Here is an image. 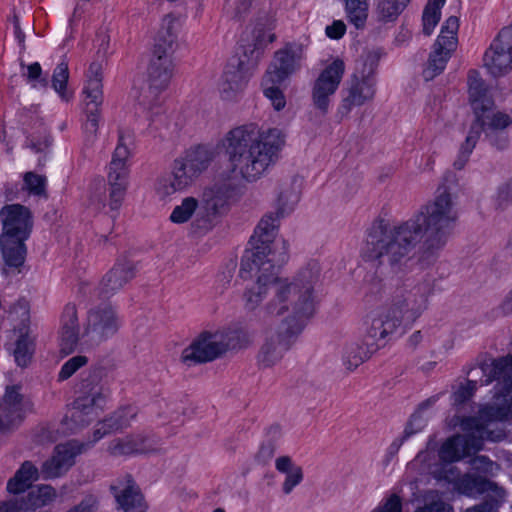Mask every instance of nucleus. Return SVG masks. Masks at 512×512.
<instances>
[{
	"mask_svg": "<svg viewBox=\"0 0 512 512\" xmlns=\"http://www.w3.org/2000/svg\"><path fill=\"white\" fill-rule=\"evenodd\" d=\"M30 320V306L25 299H19L5 311L0 321V328L8 335L28 331Z\"/></svg>",
	"mask_w": 512,
	"mask_h": 512,
	"instance_id": "26",
	"label": "nucleus"
},
{
	"mask_svg": "<svg viewBox=\"0 0 512 512\" xmlns=\"http://www.w3.org/2000/svg\"><path fill=\"white\" fill-rule=\"evenodd\" d=\"M345 72L343 60L334 59L315 80L312 89L314 106L322 113L329 109L331 98L335 94Z\"/></svg>",
	"mask_w": 512,
	"mask_h": 512,
	"instance_id": "17",
	"label": "nucleus"
},
{
	"mask_svg": "<svg viewBox=\"0 0 512 512\" xmlns=\"http://www.w3.org/2000/svg\"><path fill=\"white\" fill-rule=\"evenodd\" d=\"M212 157L211 151L204 147H197L174 160L171 174L182 191L190 187L208 168Z\"/></svg>",
	"mask_w": 512,
	"mask_h": 512,
	"instance_id": "15",
	"label": "nucleus"
},
{
	"mask_svg": "<svg viewBox=\"0 0 512 512\" xmlns=\"http://www.w3.org/2000/svg\"><path fill=\"white\" fill-rule=\"evenodd\" d=\"M233 333L230 329L201 333L189 347L183 350L182 360L184 362L203 363L216 359L229 348L234 347L232 343Z\"/></svg>",
	"mask_w": 512,
	"mask_h": 512,
	"instance_id": "11",
	"label": "nucleus"
},
{
	"mask_svg": "<svg viewBox=\"0 0 512 512\" xmlns=\"http://www.w3.org/2000/svg\"><path fill=\"white\" fill-rule=\"evenodd\" d=\"M439 399V396H432L429 399L425 400L423 403L419 405L417 411L411 416V419L403 432V436L393 442L392 446L400 447L404 444V440L416 433L417 431L422 430L428 421V417L425 415V411L432 407Z\"/></svg>",
	"mask_w": 512,
	"mask_h": 512,
	"instance_id": "31",
	"label": "nucleus"
},
{
	"mask_svg": "<svg viewBox=\"0 0 512 512\" xmlns=\"http://www.w3.org/2000/svg\"><path fill=\"white\" fill-rule=\"evenodd\" d=\"M127 176L115 179L111 173H108V182L110 185L109 206L111 210H118L125 196Z\"/></svg>",
	"mask_w": 512,
	"mask_h": 512,
	"instance_id": "44",
	"label": "nucleus"
},
{
	"mask_svg": "<svg viewBox=\"0 0 512 512\" xmlns=\"http://www.w3.org/2000/svg\"><path fill=\"white\" fill-rule=\"evenodd\" d=\"M476 121L482 125V131H498L507 128L512 123V118L509 114L502 111L488 108L485 111L475 113Z\"/></svg>",
	"mask_w": 512,
	"mask_h": 512,
	"instance_id": "34",
	"label": "nucleus"
},
{
	"mask_svg": "<svg viewBox=\"0 0 512 512\" xmlns=\"http://www.w3.org/2000/svg\"><path fill=\"white\" fill-rule=\"evenodd\" d=\"M283 429L280 424L273 423L264 429L263 444L266 446H274L280 443L283 437Z\"/></svg>",
	"mask_w": 512,
	"mask_h": 512,
	"instance_id": "57",
	"label": "nucleus"
},
{
	"mask_svg": "<svg viewBox=\"0 0 512 512\" xmlns=\"http://www.w3.org/2000/svg\"><path fill=\"white\" fill-rule=\"evenodd\" d=\"M285 134L278 128L260 131L256 125H242L230 130L223 147L228 157L226 167L215 182L202 193L198 218L209 229L216 216L225 213L242 194L239 180H258L279 157Z\"/></svg>",
	"mask_w": 512,
	"mask_h": 512,
	"instance_id": "2",
	"label": "nucleus"
},
{
	"mask_svg": "<svg viewBox=\"0 0 512 512\" xmlns=\"http://www.w3.org/2000/svg\"><path fill=\"white\" fill-rule=\"evenodd\" d=\"M26 72H23V77L26 78L27 82L35 89H46L48 86V80L42 76V68L38 62H34L26 66Z\"/></svg>",
	"mask_w": 512,
	"mask_h": 512,
	"instance_id": "51",
	"label": "nucleus"
},
{
	"mask_svg": "<svg viewBox=\"0 0 512 512\" xmlns=\"http://www.w3.org/2000/svg\"><path fill=\"white\" fill-rule=\"evenodd\" d=\"M77 455L74 450H57L42 464L43 479H54L65 474L74 465Z\"/></svg>",
	"mask_w": 512,
	"mask_h": 512,
	"instance_id": "28",
	"label": "nucleus"
},
{
	"mask_svg": "<svg viewBox=\"0 0 512 512\" xmlns=\"http://www.w3.org/2000/svg\"><path fill=\"white\" fill-rule=\"evenodd\" d=\"M3 226L0 251L7 268H18L25 260V241L29 238L33 220L30 210L20 204L6 205L0 210Z\"/></svg>",
	"mask_w": 512,
	"mask_h": 512,
	"instance_id": "6",
	"label": "nucleus"
},
{
	"mask_svg": "<svg viewBox=\"0 0 512 512\" xmlns=\"http://www.w3.org/2000/svg\"><path fill=\"white\" fill-rule=\"evenodd\" d=\"M121 327L116 310L102 305L89 310L83 339L86 344L98 345L112 338Z\"/></svg>",
	"mask_w": 512,
	"mask_h": 512,
	"instance_id": "14",
	"label": "nucleus"
},
{
	"mask_svg": "<svg viewBox=\"0 0 512 512\" xmlns=\"http://www.w3.org/2000/svg\"><path fill=\"white\" fill-rule=\"evenodd\" d=\"M483 66L495 78L512 70V26L504 27L491 42L484 53Z\"/></svg>",
	"mask_w": 512,
	"mask_h": 512,
	"instance_id": "16",
	"label": "nucleus"
},
{
	"mask_svg": "<svg viewBox=\"0 0 512 512\" xmlns=\"http://www.w3.org/2000/svg\"><path fill=\"white\" fill-rule=\"evenodd\" d=\"M445 0H429L422 15L423 33L431 35L441 17V8Z\"/></svg>",
	"mask_w": 512,
	"mask_h": 512,
	"instance_id": "43",
	"label": "nucleus"
},
{
	"mask_svg": "<svg viewBox=\"0 0 512 512\" xmlns=\"http://www.w3.org/2000/svg\"><path fill=\"white\" fill-rule=\"evenodd\" d=\"M58 498L56 489L48 484H41L31 489L27 495L12 498L14 512H40L51 506Z\"/></svg>",
	"mask_w": 512,
	"mask_h": 512,
	"instance_id": "21",
	"label": "nucleus"
},
{
	"mask_svg": "<svg viewBox=\"0 0 512 512\" xmlns=\"http://www.w3.org/2000/svg\"><path fill=\"white\" fill-rule=\"evenodd\" d=\"M278 217L265 215L257 225L251 237V249L247 250L241 261V270L249 272L255 281L246 287L242 295L244 308L254 311L259 308L271 290L286 282L290 289L301 286L319 288L321 266L318 261L310 260L303 264L292 278L279 276L280 267L288 260V242L278 237Z\"/></svg>",
	"mask_w": 512,
	"mask_h": 512,
	"instance_id": "3",
	"label": "nucleus"
},
{
	"mask_svg": "<svg viewBox=\"0 0 512 512\" xmlns=\"http://www.w3.org/2000/svg\"><path fill=\"white\" fill-rule=\"evenodd\" d=\"M86 122L84 130L94 137L97 134L100 120V106L103 103L102 65L99 62L90 64L86 73L83 88Z\"/></svg>",
	"mask_w": 512,
	"mask_h": 512,
	"instance_id": "13",
	"label": "nucleus"
},
{
	"mask_svg": "<svg viewBox=\"0 0 512 512\" xmlns=\"http://www.w3.org/2000/svg\"><path fill=\"white\" fill-rule=\"evenodd\" d=\"M24 188L33 195L44 196L46 187V177L34 172L24 174Z\"/></svg>",
	"mask_w": 512,
	"mask_h": 512,
	"instance_id": "52",
	"label": "nucleus"
},
{
	"mask_svg": "<svg viewBox=\"0 0 512 512\" xmlns=\"http://www.w3.org/2000/svg\"><path fill=\"white\" fill-rule=\"evenodd\" d=\"M137 415V409L133 406L121 407L105 418L106 425L113 433L128 427Z\"/></svg>",
	"mask_w": 512,
	"mask_h": 512,
	"instance_id": "42",
	"label": "nucleus"
},
{
	"mask_svg": "<svg viewBox=\"0 0 512 512\" xmlns=\"http://www.w3.org/2000/svg\"><path fill=\"white\" fill-rule=\"evenodd\" d=\"M242 65V61L232 60L225 67L218 85L219 94L223 100L234 101L242 93L246 85Z\"/></svg>",
	"mask_w": 512,
	"mask_h": 512,
	"instance_id": "23",
	"label": "nucleus"
},
{
	"mask_svg": "<svg viewBox=\"0 0 512 512\" xmlns=\"http://www.w3.org/2000/svg\"><path fill=\"white\" fill-rule=\"evenodd\" d=\"M88 363V358L84 355H76L68 359L58 373V381H65L72 377L80 368Z\"/></svg>",
	"mask_w": 512,
	"mask_h": 512,
	"instance_id": "50",
	"label": "nucleus"
},
{
	"mask_svg": "<svg viewBox=\"0 0 512 512\" xmlns=\"http://www.w3.org/2000/svg\"><path fill=\"white\" fill-rule=\"evenodd\" d=\"M132 144L133 137L130 133H119L118 144L115 148L108 172L111 173L112 177L115 179L128 175L126 161L131 156Z\"/></svg>",
	"mask_w": 512,
	"mask_h": 512,
	"instance_id": "30",
	"label": "nucleus"
},
{
	"mask_svg": "<svg viewBox=\"0 0 512 512\" xmlns=\"http://www.w3.org/2000/svg\"><path fill=\"white\" fill-rule=\"evenodd\" d=\"M373 512H402L400 498L396 495L390 496L383 505L377 507Z\"/></svg>",
	"mask_w": 512,
	"mask_h": 512,
	"instance_id": "60",
	"label": "nucleus"
},
{
	"mask_svg": "<svg viewBox=\"0 0 512 512\" xmlns=\"http://www.w3.org/2000/svg\"><path fill=\"white\" fill-rule=\"evenodd\" d=\"M51 144V139L49 136H44L41 140L36 141L35 139H30L27 143V147L30 148L34 153H41L47 150V148Z\"/></svg>",
	"mask_w": 512,
	"mask_h": 512,
	"instance_id": "61",
	"label": "nucleus"
},
{
	"mask_svg": "<svg viewBox=\"0 0 512 512\" xmlns=\"http://www.w3.org/2000/svg\"><path fill=\"white\" fill-rule=\"evenodd\" d=\"M500 308L504 314L512 313V290L507 294Z\"/></svg>",
	"mask_w": 512,
	"mask_h": 512,
	"instance_id": "64",
	"label": "nucleus"
},
{
	"mask_svg": "<svg viewBox=\"0 0 512 512\" xmlns=\"http://www.w3.org/2000/svg\"><path fill=\"white\" fill-rule=\"evenodd\" d=\"M346 18L356 29H364L369 15V0H343Z\"/></svg>",
	"mask_w": 512,
	"mask_h": 512,
	"instance_id": "37",
	"label": "nucleus"
},
{
	"mask_svg": "<svg viewBox=\"0 0 512 512\" xmlns=\"http://www.w3.org/2000/svg\"><path fill=\"white\" fill-rule=\"evenodd\" d=\"M81 327L78 321L77 308L74 304H67L60 316L58 343L60 351L66 355L73 353L81 338Z\"/></svg>",
	"mask_w": 512,
	"mask_h": 512,
	"instance_id": "20",
	"label": "nucleus"
},
{
	"mask_svg": "<svg viewBox=\"0 0 512 512\" xmlns=\"http://www.w3.org/2000/svg\"><path fill=\"white\" fill-rule=\"evenodd\" d=\"M73 402L70 418L61 421L63 430L76 431L94 421L104 410L110 396L109 388L98 379H84Z\"/></svg>",
	"mask_w": 512,
	"mask_h": 512,
	"instance_id": "8",
	"label": "nucleus"
},
{
	"mask_svg": "<svg viewBox=\"0 0 512 512\" xmlns=\"http://www.w3.org/2000/svg\"><path fill=\"white\" fill-rule=\"evenodd\" d=\"M135 276V266L129 261L117 263L101 282L105 295L116 293Z\"/></svg>",
	"mask_w": 512,
	"mask_h": 512,
	"instance_id": "29",
	"label": "nucleus"
},
{
	"mask_svg": "<svg viewBox=\"0 0 512 512\" xmlns=\"http://www.w3.org/2000/svg\"><path fill=\"white\" fill-rule=\"evenodd\" d=\"M481 133H482V125H480L479 122L472 123V125L468 131V134L466 136V139L460 147V151H463V152L471 155L472 151L474 150V148L480 138Z\"/></svg>",
	"mask_w": 512,
	"mask_h": 512,
	"instance_id": "55",
	"label": "nucleus"
},
{
	"mask_svg": "<svg viewBox=\"0 0 512 512\" xmlns=\"http://www.w3.org/2000/svg\"><path fill=\"white\" fill-rule=\"evenodd\" d=\"M415 512H450V507L443 501H434Z\"/></svg>",
	"mask_w": 512,
	"mask_h": 512,
	"instance_id": "62",
	"label": "nucleus"
},
{
	"mask_svg": "<svg viewBox=\"0 0 512 512\" xmlns=\"http://www.w3.org/2000/svg\"><path fill=\"white\" fill-rule=\"evenodd\" d=\"M71 430H63L61 423L58 428L52 427H40L36 429L33 433V442L35 445H50L56 441H58L61 436L67 435L69 433H73Z\"/></svg>",
	"mask_w": 512,
	"mask_h": 512,
	"instance_id": "46",
	"label": "nucleus"
},
{
	"mask_svg": "<svg viewBox=\"0 0 512 512\" xmlns=\"http://www.w3.org/2000/svg\"><path fill=\"white\" fill-rule=\"evenodd\" d=\"M489 374L485 383L488 384L493 380H502V392L495 396L492 404L485 405L480 409L477 419H480V423L484 427H488L491 430L503 429L507 435L503 441L507 440V443H510L507 431L503 427L494 425L491 422L512 418V356L507 355L495 360L491 365ZM497 443H500V441Z\"/></svg>",
	"mask_w": 512,
	"mask_h": 512,
	"instance_id": "7",
	"label": "nucleus"
},
{
	"mask_svg": "<svg viewBox=\"0 0 512 512\" xmlns=\"http://www.w3.org/2000/svg\"><path fill=\"white\" fill-rule=\"evenodd\" d=\"M318 291L319 288H310L309 285L290 289L286 282L270 291L268 295L271 298L260 307L258 316L262 321L277 318L284 327L281 331L267 333L257 357L261 367L269 368L278 364L295 343L307 321L316 312Z\"/></svg>",
	"mask_w": 512,
	"mask_h": 512,
	"instance_id": "5",
	"label": "nucleus"
},
{
	"mask_svg": "<svg viewBox=\"0 0 512 512\" xmlns=\"http://www.w3.org/2000/svg\"><path fill=\"white\" fill-rule=\"evenodd\" d=\"M454 425H459L461 434L445 439L441 448H480L484 442H498L507 437L503 429L491 430L484 427L477 417H456Z\"/></svg>",
	"mask_w": 512,
	"mask_h": 512,
	"instance_id": "10",
	"label": "nucleus"
},
{
	"mask_svg": "<svg viewBox=\"0 0 512 512\" xmlns=\"http://www.w3.org/2000/svg\"><path fill=\"white\" fill-rule=\"evenodd\" d=\"M382 280L379 276L367 274L363 280V289L365 294H378L381 291Z\"/></svg>",
	"mask_w": 512,
	"mask_h": 512,
	"instance_id": "58",
	"label": "nucleus"
},
{
	"mask_svg": "<svg viewBox=\"0 0 512 512\" xmlns=\"http://www.w3.org/2000/svg\"><path fill=\"white\" fill-rule=\"evenodd\" d=\"M300 200V191L295 185L283 187L278 195L276 203V214L278 217H285L292 213Z\"/></svg>",
	"mask_w": 512,
	"mask_h": 512,
	"instance_id": "39",
	"label": "nucleus"
},
{
	"mask_svg": "<svg viewBox=\"0 0 512 512\" xmlns=\"http://www.w3.org/2000/svg\"><path fill=\"white\" fill-rule=\"evenodd\" d=\"M173 72V56L152 53L148 67L149 89L156 93L165 90L173 77Z\"/></svg>",
	"mask_w": 512,
	"mask_h": 512,
	"instance_id": "24",
	"label": "nucleus"
},
{
	"mask_svg": "<svg viewBox=\"0 0 512 512\" xmlns=\"http://www.w3.org/2000/svg\"><path fill=\"white\" fill-rule=\"evenodd\" d=\"M406 7L396 0H374L373 14L380 23L395 21Z\"/></svg>",
	"mask_w": 512,
	"mask_h": 512,
	"instance_id": "40",
	"label": "nucleus"
},
{
	"mask_svg": "<svg viewBox=\"0 0 512 512\" xmlns=\"http://www.w3.org/2000/svg\"><path fill=\"white\" fill-rule=\"evenodd\" d=\"M118 508L124 512H146L148 504L139 486L131 476L116 480L111 486Z\"/></svg>",
	"mask_w": 512,
	"mask_h": 512,
	"instance_id": "19",
	"label": "nucleus"
},
{
	"mask_svg": "<svg viewBox=\"0 0 512 512\" xmlns=\"http://www.w3.org/2000/svg\"><path fill=\"white\" fill-rule=\"evenodd\" d=\"M433 285L425 279L407 278L391 296L389 305L370 312L364 320L366 334L363 343L344 347L342 360L353 370L383 347L406 324L413 323L428 307Z\"/></svg>",
	"mask_w": 512,
	"mask_h": 512,
	"instance_id": "4",
	"label": "nucleus"
},
{
	"mask_svg": "<svg viewBox=\"0 0 512 512\" xmlns=\"http://www.w3.org/2000/svg\"><path fill=\"white\" fill-rule=\"evenodd\" d=\"M275 467L279 472L286 474L282 490L285 494H290L303 479L301 467L297 466L288 456L278 457L275 461Z\"/></svg>",
	"mask_w": 512,
	"mask_h": 512,
	"instance_id": "32",
	"label": "nucleus"
},
{
	"mask_svg": "<svg viewBox=\"0 0 512 512\" xmlns=\"http://www.w3.org/2000/svg\"><path fill=\"white\" fill-rule=\"evenodd\" d=\"M376 62L371 56L359 60L356 64L343 98V108L349 112L373 100L376 93Z\"/></svg>",
	"mask_w": 512,
	"mask_h": 512,
	"instance_id": "9",
	"label": "nucleus"
},
{
	"mask_svg": "<svg viewBox=\"0 0 512 512\" xmlns=\"http://www.w3.org/2000/svg\"><path fill=\"white\" fill-rule=\"evenodd\" d=\"M469 101L474 113L494 107V102L488 94L485 81L476 70H470L467 76Z\"/></svg>",
	"mask_w": 512,
	"mask_h": 512,
	"instance_id": "27",
	"label": "nucleus"
},
{
	"mask_svg": "<svg viewBox=\"0 0 512 512\" xmlns=\"http://www.w3.org/2000/svg\"><path fill=\"white\" fill-rule=\"evenodd\" d=\"M181 26L179 18L166 15L156 35L152 53L173 56L179 46Z\"/></svg>",
	"mask_w": 512,
	"mask_h": 512,
	"instance_id": "22",
	"label": "nucleus"
},
{
	"mask_svg": "<svg viewBox=\"0 0 512 512\" xmlns=\"http://www.w3.org/2000/svg\"><path fill=\"white\" fill-rule=\"evenodd\" d=\"M458 28L459 20L455 16H450L442 25L440 35L423 70V77L426 81L433 80L444 71L448 60L457 47Z\"/></svg>",
	"mask_w": 512,
	"mask_h": 512,
	"instance_id": "12",
	"label": "nucleus"
},
{
	"mask_svg": "<svg viewBox=\"0 0 512 512\" xmlns=\"http://www.w3.org/2000/svg\"><path fill=\"white\" fill-rule=\"evenodd\" d=\"M327 37L331 39H340L346 32V25L342 20H335L325 29Z\"/></svg>",
	"mask_w": 512,
	"mask_h": 512,
	"instance_id": "59",
	"label": "nucleus"
},
{
	"mask_svg": "<svg viewBox=\"0 0 512 512\" xmlns=\"http://www.w3.org/2000/svg\"><path fill=\"white\" fill-rule=\"evenodd\" d=\"M476 387L475 381L467 380L465 383H461L451 396L452 405L460 406L470 400L476 391Z\"/></svg>",
	"mask_w": 512,
	"mask_h": 512,
	"instance_id": "53",
	"label": "nucleus"
},
{
	"mask_svg": "<svg viewBox=\"0 0 512 512\" xmlns=\"http://www.w3.org/2000/svg\"><path fill=\"white\" fill-rule=\"evenodd\" d=\"M69 79L68 64L64 61L60 62L54 69L52 75V87L56 93L65 101H68L71 95L66 87Z\"/></svg>",
	"mask_w": 512,
	"mask_h": 512,
	"instance_id": "45",
	"label": "nucleus"
},
{
	"mask_svg": "<svg viewBox=\"0 0 512 512\" xmlns=\"http://www.w3.org/2000/svg\"><path fill=\"white\" fill-rule=\"evenodd\" d=\"M200 202L194 197H185L179 205H176L170 214V221L175 224H183L188 222L193 215L197 225L203 228L202 222L198 218V210Z\"/></svg>",
	"mask_w": 512,
	"mask_h": 512,
	"instance_id": "36",
	"label": "nucleus"
},
{
	"mask_svg": "<svg viewBox=\"0 0 512 512\" xmlns=\"http://www.w3.org/2000/svg\"><path fill=\"white\" fill-rule=\"evenodd\" d=\"M8 349L13 352L15 361L18 366L25 367L31 358V342L28 338V331L8 335Z\"/></svg>",
	"mask_w": 512,
	"mask_h": 512,
	"instance_id": "35",
	"label": "nucleus"
},
{
	"mask_svg": "<svg viewBox=\"0 0 512 512\" xmlns=\"http://www.w3.org/2000/svg\"><path fill=\"white\" fill-rule=\"evenodd\" d=\"M113 433L112 429L106 425V420L104 419L103 421L99 422L94 430H93V435H92V438L89 439V441L86 443V445H94L96 444L100 439H102L103 437L109 435ZM85 444H80L78 446H75L71 443L68 444V446H64L62 443H59L56 445L55 448H84Z\"/></svg>",
	"mask_w": 512,
	"mask_h": 512,
	"instance_id": "54",
	"label": "nucleus"
},
{
	"mask_svg": "<svg viewBox=\"0 0 512 512\" xmlns=\"http://www.w3.org/2000/svg\"><path fill=\"white\" fill-rule=\"evenodd\" d=\"M472 468L484 474L493 475L498 471L499 466L485 456H475L470 459Z\"/></svg>",
	"mask_w": 512,
	"mask_h": 512,
	"instance_id": "56",
	"label": "nucleus"
},
{
	"mask_svg": "<svg viewBox=\"0 0 512 512\" xmlns=\"http://www.w3.org/2000/svg\"><path fill=\"white\" fill-rule=\"evenodd\" d=\"M156 445H160L159 438L152 431L142 430L126 436L115 448H149Z\"/></svg>",
	"mask_w": 512,
	"mask_h": 512,
	"instance_id": "41",
	"label": "nucleus"
},
{
	"mask_svg": "<svg viewBox=\"0 0 512 512\" xmlns=\"http://www.w3.org/2000/svg\"><path fill=\"white\" fill-rule=\"evenodd\" d=\"M139 109L145 114V121L148 122V126L155 130L160 129V124L164 120V111L159 101L147 102L143 100L140 103Z\"/></svg>",
	"mask_w": 512,
	"mask_h": 512,
	"instance_id": "47",
	"label": "nucleus"
},
{
	"mask_svg": "<svg viewBox=\"0 0 512 512\" xmlns=\"http://www.w3.org/2000/svg\"><path fill=\"white\" fill-rule=\"evenodd\" d=\"M20 387H7L3 400L0 402V430L8 429L23 419L24 402Z\"/></svg>",
	"mask_w": 512,
	"mask_h": 512,
	"instance_id": "25",
	"label": "nucleus"
},
{
	"mask_svg": "<svg viewBox=\"0 0 512 512\" xmlns=\"http://www.w3.org/2000/svg\"><path fill=\"white\" fill-rule=\"evenodd\" d=\"M482 490L485 492H491L492 499L490 501H485L479 505L467 508L463 512H498L500 503L505 498V490L492 481H484Z\"/></svg>",
	"mask_w": 512,
	"mask_h": 512,
	"instance_id": "38",
	"label": "nucleus"
},
{
	"mask_svg": "<svg viewBox=\"0 0 512 512\" xmlns=\"http://www.w3.org/2000/svg\"><path fill=\"white\" fill-rule=\"evenodd\" d=\"M304 57V47L302 44L290 43L283 49L277 51L266 74V82L284 81L300 66Z\"/></svg>",
	"mask_w": 512,
	"mask_h": 512,
	"instance_id": "18",
	"label": "nucleus"
},
{
	"mask_svg": "<svg viewBox=\"0 0 512 512\" xmlns=\"http://www.w3.org/2000/svg\"><path fill=\"white\" fill-rule=\"evenodd\" d=\"M283 81L266 82V76L263 77L262 87L264 95L270 100L276 111L282 110L286 105V99L278 85Z\"/></svg>",
	"mask_w": 512,
	"mask_h": 512,
	"instance_id": "48",
	"label": "nucleus"
},
{
	"mask_svg": "<svg viewBox=\"0 0 512 512\" xmlns=\"http://www.w3.org/2000/svg\"><path fill=\"white\" fill-rule=\"evenodd\" d=\"M456 182L455 175L447 173L434 198L405 221L374 222L362 250L364 260L381 274L405 273L415 263L422 268L433 265L459 220L457 195L451 187Z\"/></svg>",
	"mask_w": 512,
	"mask_h": 512,
	"instance_id": "1",
	"label": "nucleus"
},
{
	"mask_svg": "<svg viewBox=\"0 0 512 512\" xmlns=\"http://www.w3.org/2000/svg\"><path fill=\"white\" fill-rule=\"evenodd\" d=\"M466 450H438V456L442 460L458 461L464 456Z\"/></svg>",
	"mask_w": 512,
	"mask_h": 512,
	"instance_id": "63",
	"label": "nucleus"
},
{
	"mask_svg": "<svg viewBox=\"0 0 512 512\" xmlns=\"http://www.w3.org/2000/svg\"><path fill=\"white\" fill-rule=\"evenodd\" d=\"M154 190L161 200H165L175 193L182 192L173 179L172 174H164L156 179Z\"/></svg>",
	"mask_w": 512,
	"mask_h": 512,
	"instance_id": "49",
	"label": "nucleus"
},
{
	"mask_svg": "<svg viewBox=\"0 0 512 512\" xmlns=\"http://www.w3.org/2000/svg\"><path fill=\"white\" fill-rule=\"evenodd\" d=\"M38 479V469L29 461L22 464L21 468L16 472L7 483V490L12 494L24 492L33 481Z\"/></svg>",
	"mask_w": 512,
	"mask_h": 512,
	"instance_id": "33",
	"label": "nucleus"
}]
</instances>
